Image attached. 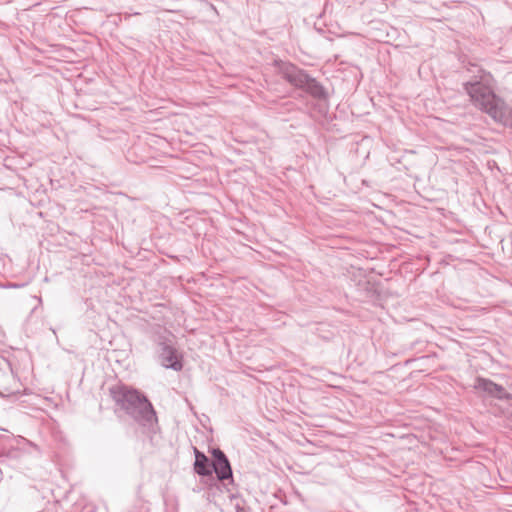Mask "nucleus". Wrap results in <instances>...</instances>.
Wrapping results in <instances>:
<instances>
[{
    "label": "nucleus",
    "mask_w": 512,
    "mask_h": 512,
    "mask_svg": "<svg viewBox=\"0 0 512 512\" xmlns=\"http://www.w3.org/2000/svg\"><path fill=\"white\" fill-rule=\"evenodd\" d=\"M202 482L207 486L205 494L209 502L215 501V498L227 489L222 480L212 478V480H203Z\"/></svg>",
    "instance_id": "nucleus-8"
},
{
    "label": "nucleus",
    "mask_w": 512,
    "mask_h": 512,
    "mask_svg": "<svg viewBox=\"0 0 512 512\" xmlns=\"http://www.w3.org/2000/svg\"><path fill=\"white\" fill-rule=\"evenodd\" d=\"M209 453L212 457V475L214 479L233 483V470L227 455L219 447H211Z\"/></svg>",
    "instance_id": "nucleus-5"
},
{
    "label": "nucleus",
    "mask_w": 512,
    "mask_h": 512,
    "mask_svg": "<svg viewBox=\"0 0 512 512\" xmlns=\"http://www.w3.org/2000/svg\"><path fill=\"white\" fill-rule=\"evenodd\" d=\"M482 112L495 123L503 126L512 124V111L506 102L495 93L496 82L493 76L482 70Z\"/></svg>",
    "instance_id": "nucleus-3"
},
{
    "label": "nucleus",
    "mask_w": 512,
    "mask_h": 512,
    "mask_svg": "<svg viewBox=\"0 0 512 512\" xmlns=\"http://www.w3.org/2000/svg\"><path fill=\"white\" fill-rule=\"evenodd\" d=\"M230 498H231L232 501L236 500V503L234 504L235 512H247L246 508L243 505L244 500L242 498H240L236 494H231Z\"/></svg>",
    "instance_id": "nucleus-10"
},
{
    "label": "nucleus",
    "mask_w": 512,
    "mask_h": 512,
    "mask_svg": "<svg viewBox=\"0 0 512 512\" xmlns=\"http://www.w3.org/2000/svg\"><path fill=\"white\" fill-rule=\"evenodd\" d=\"M271 65L275 72L294 89L301 91L313 101L314 109L326 116L329 112V90L307 70L289 60L274 57Z\"/></svg>",
    "instance_id": "nucleus-2"
},
{
    "label": "nucleus",
    "mask_w": 512,
    "mask_h": 512,
    "mask_svg": "<svg viewBox=\"0 0 512 512\" xmlns=\"http://www.w3.org/2000/svg\"><path fill=\"white\" fill-rule=\"evenodd\" d=\"M199 2L203 3L215 16H219V12L217 8L208 0H198Z\"/></svg>",
    "instance_id": "nucleus-11"
},
{
    "label": "nucleus",
    "mask_w": 512,
    "mask_h": 512,
    "mask_svg": "<svg viewBox=\"0 0 512 512\" xmlns=\"http://www.w3.org/2000/svg\"><path fill=\"white\" fill-rule=\"evenodd\" d=\"M155 354L159 364L165 369L179 372L184 367V357L175 348L172 340L165 335H158L155 340Z\"/></svg>",
    "instance_id": "nucleus-4"
},
{
    "label": "nucleus",
    "mask_w": 512,
    "mask_h": 512,
    "mask_svg": "<svg viewBox=\"0 0 512 512\" xmlns=\"http://www.w3.org/2000/svg\"><path fill=\"white\" fill-rule=\"evenodd\" d=\"M474 388L480 389V376H476L474 379Z\"/></svg>",
    "instance_id": "nucleus-12"
},
{
    "label": "nucleus",
    "mask_w": 512,
    "mask_h": 512,
    "mask_svg": "<svg viewBox=\"0 0 512 512\" xmlns=\"http://www.w3.org/2000/svg\"><path fill=\"white\" fill-rule=\"evenodd\" d=\"M195 460L193 463V471L195 474L201 477V480H212V457H208L204 452L198 450L196 447L193 448Z\"/></svg>",
    "instance_id": "nucleus-6"
},
{
    "label": "nucleus",
    "mask_w": 512,
    "mask_h": 512,
    "mask_svg": "<svg viewBox=\"0 0 512 512\" xmlns=\"http://www.w3.org/2000/svg\"><path fill=\"white\" fill-rule=\"evenodd\" d=\"M0 430H4V429L0 427Z\"/></svg>",
    "instance_id": "nucleus-13"
},
{
    "label": "nucleus",
    "mask_w": 512,
    "mask_h": 512,
    "mask_svg": "<svg viewBox=\"0 0 512 512\" xmlns=\"http://www.w3.org/2000/svg\"><path fill=\"white\" fill-rule=\"evenodd\" d=\"M463 89L469 96L471 103L477 109H480V79L465 82Z\"/></svg>",
    "instance_id": "nucleus-9"
},
{
    "label": "nucleus",
    "mask_w": 512,
    "mask_h": 512,
    "mask_svg": "<svg viewBox=\"0 0 512 512\" xmlns=\"http://www.w3.org/2000/svg\"><path fill=\"white\" fill-rule=\"evenodd\" d=\"M109 391L118 409L124 411L145 433L154 435L158 432L156 411L144 392L123 383L111 386Z\"/></svg>",
    "instance_id": "nucleus-1"
},
{
    "label": "nucleus",
    "mask_w": 512,
    "mask_h": 512,
    "mask_svg": "<svg viewBox=\"0 0 512 512\" xmlns=\"http://www.w3.org/2000/svg\"><path fill=\"white\" fill-rule=\"evenodd\" d=\"M482 403L490 396L499 400L509 398V393L502 385L496 384L489 379L482 378Z\"/></svg>",
    "instance_id": "nucleus-7"
}]
</instances>
